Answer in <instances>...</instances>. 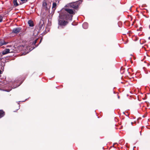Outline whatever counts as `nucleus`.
<instances>
[{
    "label": "nucleus",
    "instance_id": "nucleus-1",
    "mask_svg": "<svg viewBox=\"0 0 150 150\" xmlns=\"http://www.w3.org/2000/svg\"><path fill=\"white\" fill-rule=\"evenodd\" d=\"M72 16L66 14H65L64 15L61 16L60 17V20H59V24L61 26H65L68 24V22L63 20V19H65V20H71L72 19Z\"/></svg>",
    "mask_w": 150,
    "mask_h": 150
},
{
    "label": "nucleus",
    "instance_id": "nucleus-2",
    "mask_svg": "<svg viewBox=\"0 0 150 150\" xmlns=\"http://www.w3.org/2000/svg\"><path fill=\"white\" fill-rule=\"evenodd\" d=\"M82 0H79L70 3L67 5V7L70 8H73L74 10H78L79 8V6L82 2Z\"/></svg>",
    "mask_w": 150,
    "mask_h": 150
},
{
    "label": "nucleus",
    "instance_id": "nucleus-3",
    "mask_svg": "<svg viewBox=\"0 0 150 150\" xmlns=\"http://www.w3.org/2000/svg\"><path fill=\"white\" fill-rule=\"evenodd\" d=\"M64 10L66 12L64 13L63 15H64L65 14H68L67 13H69L70 15L74 14L76 12L75 10H73L70 8L67 7V6H66V8H65Z\"/></svg>",
    "mask_w": 150,
    "mask_h": 150
},
{
    "label": "nucleus",
    "instance_id": "nucleus-4",
    "mask_svg": "<svg viewBox=\"0 0 150 150\" xmlns=\"http://www.w3.org/2000/svg\"><path fill=\"white\" fill-rule=\"evenodd\" d=\"M44 22L43 20H41L40 21L38 25V32H40L44 28L43 25Z\"/></svg>",
    "mask_w": 150,
    "mask_h": 150
},
{
    "label": "nucleus",
    "instance_id": "nucleus-5",
    "mask_svg": "<svg viewBox=\"0 0 150 150\" xmlns=\"http://www.w3.org/2000/svg\"><path fill=\"white\" fill-rule=\"evenodd\" d=\"M22 29V28L20 27L15 28L12 30L11 33L15 34L18 33L21 31Z\"/></svg>",
    "mask_w": 150,
    "mask_h": 150
},
{
    "label": "nucleus",
    "instance_id": "nucleus-6",
    "mask_svg": "<svg viewBox=\"0 0 150 150\" xmlns=\"http://www.w3.org/2000/svg\"><path fill=\"white\" fill-rule=\"evenodd\" d=\"M47 3L45 1H44L42 4V6L43 8L44 9L46 10H48L50 8V6H49V7L47 6Z\"/></svg>",
    "mask_w": 150,
    "mask_h": 150
},
{
    "label": "nucleus",
    "instance_id": "nucleus-7",
    "mask_svg": "<svg viewBox=\"0 0 150 150\" xmlns=\"http://www.w3.org/2000/svg\"><path fill=\"white\" fill-rule=\"evenodd\" d=\"M10 50L8 49H5L4 51L2 52V54L3 55L6 54L10 52Z\"/></svg>",
    "mask_w": 150,
    "mask_h": 150
},
{
    "label": "nucleus",
    "instance_id": "nucleus-8",
    "mask_svg": "<svg viewBox=\"0 0 150 150\" xmlns=\"http://www.w3.org/2000/svg\"><path fill=\"white\" fill-rule=\"evenodd\" d=\"M5 115V112L2 110H0V119L3 117Z\"/></svg>",
    "mask_w": 150,
    "mask_h": 150
},
{
    "label": "nucleus",
    "instance_id": "nucleus-9",
    "mask_svg": "<svg viewBox=\"0 0 150 150\" xmlns=\"http://www.w3.org/2000/svg\"><path fill=\"white\" fill-rule=\"evenodd\" d=\"M7 42H6L3 39H0V47L4 45L7 44Z\"/></svg>",
    "mask_w": 150,
    "mask_h": 150
},
{
    "label": "nucleus",
    "instance_id": "nucleus-10",
    "mask_svg": "<svg viewBox=\"0 0 150 150\" xmlns=\"http://www.w3.org/2000/svg\"><path fill=\"white\" fill-rule=\"evenodd\" d=\"M57 4L55 2H53L52 4V9L54 11L57 8Z\"/></svg>",
    "mask_w": 150,
    "mask_h": 150
},
{
    "label": "nucleus",
    "instance_id": "nucleus-11",
    "mask_svg": "<svg viewBox=\"0 0 150 150\" xmlns=\"http://www.w3.org/2000/svg\"><path fill=\"white\" fill-rule=\"evenodd\" d=\"M28 23L30 26L33 27L34 26L33 22L32 21L29 20L28 21Z\"/></svg>",
    "mask_w": 150,
    "mask_h": 150
},
{
    "label": "nucleus",
    "instance_id": "nucleus-12",
    "mask_svg": "<svg viewBox=\"0 0 150 150\" xmlns=\"http://www.w3.org/2000/svg\"><path fill=\"white\" fill-rule=\"evenodd\" d=\"M13 4L14 6H15L16 7L19 5V4L17 2V0H13Z\"/></svg>",
    "mask_w": 150,
    "mask_h": 150
},
{
    "label": "nucleus",
    "instance_id": "nucleus-13",
    "mask_svg": "<svg viewBox=\"0 0 150 150\" xmlns=\"http://www.w3.org/2000/svg\"><path fill=\"white\" fill-rule=\"evenodd\" d=\"M83 26L84 28L86 29L88 27V24L86 23H84L83 25Z\"/></svg>",
    "mask_w": 150,
    "mask_h": 150
},
{
    "label": "nucleus",
    "instance_id": "nucleus-14",
    "mask_svg": "<svg viewBox=\"0 0 150 150\" xmlns=\"http://www.w3.org/2000/svg\"><path fill=\"white\" fill-rule=\"evenodd\" d=\"M22 2V3H20V4H21L24 3H26L27 1V0H20Z\"/></svg>",
    "mask_w": 150,
    "mask_h": 150
},
{
    "label": "nucleus",
    "instance_id": "nucleus-15",
    "mask_svg": "<svg viewBox=\"0 0 150 150\" xmlns=\"http://www.w3.org/2000/svg\"><path fill=\"white\" fill-rule=\"evenodd\" d=\"M3 21V17L1 15H0V23L2 22Z\"/></svg>",
    "mask_w": 150,
    "mask_h": 150
},
{
    "label": "nucleus",
    "instance_id": "nucleus-16",
    "mask_svg": "<svg viewBox=\"0 0 150 150\" xmlns=\"http://www.w3.org/2000/svg\"><path fill=\"white\" fill-rule=\"evenodd\" d=\"M37 40H38V39H36L33 42L32 44L33 45H35V44L37 43Z\"/></svg>",
    "mask_w": 150,
    "mask_h": 150
},
{
    "label": "nucleus",
    "instance_id": "nucleus-17",
    "mask_svg": "<svg viewBox=\"0 0 150 150\" xmlns=\"http://www.w3.org/2000/svg\"><path fill=\"white\" fill-rule=\"evenodd\" d=\"M3 73V71L1 70H0V77L1 76V74Z\"/></svg>",
    "mask_w": 150,
    "mask_h": 150
},
{
    "label": "nucleus",
    "instance_id": "nucleus-18",
    "mask_svg": "<svg viewBox=\"0 0 150 150\" xmlns=\"http://www.w3.org/2000/svg\"><path fill=\"white\" fill-rule=\"evenodd\" d=\"M41 42V40H40V43Z\"/></svg>",
    "mask_w": 150,
    "mask_h": 150
},
{
    "label": "nucleus",
    "instance_id": "nucleus-19",
    "mask_svg": "<svg viewBox=\"0 0 150 150\" xmlns=\"http://www.w3.org/2000/svg\"><path fill=\"white\" fill-rule=\"evenodd\" d=\"M38 45L37 46H36V47H37V46H38Z\"/></svg>",
    "mask_w": 150,
    "mask_h": 150
}]
</instances>
